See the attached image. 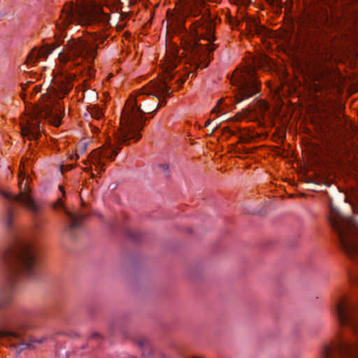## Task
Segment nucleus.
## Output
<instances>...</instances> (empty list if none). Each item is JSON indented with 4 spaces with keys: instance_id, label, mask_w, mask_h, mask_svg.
Returning a JSON list of instances; mask_svg holds the SVG:
<instances>
[{
    "instance_id": "nucleus-2",
    "label": "nucleus",
    "mask_w": 358,
    "mask_h": 358,
    "mask_svg": "<svg viewBox=\"0 0 358 358\" xmlns=\"http://www.w3.org/2000/svg\"><path fill=\"white\" fill-rule=\"evenodd\" d=\"M206 7V0H180L178 13L174 17L177 27L182 29L185 28V18L202 15L201 18L192 24V38L185 47L187 51L197 57H206L215 49L214 44L202 45L199 43L201 39L210 43L215 39V24Z\"/></svg>"
},
{
    "instance_id": "nucleus-16",
    "label": "nucleus",
    "mask_w": 358,
    "mask_h": 358,
    "mask_svg": "<svg viewBox=\"0 0 358 358\" xmlns=\"http://www.w3.org/2000/svg\"><path fill=\"white\" fill-rule=\"evenodd\" d=\"M59 45V43H55L52 45H47L43 50H33L27 59L28 62H35L40 57H47Z\"/></svg>"
},
{
    "instance_id": "nucleus-27",
    "label": "nucleus",
    "mask_w": 358,
    "mask_h": 358,
    "mask_svg": "<svg viewBox=\"0 0 358 358\" xmlns=\"http://www.w3.org/2000/svg\"><path fill=\"white\" fill-rule=\"evenodd\" d=\"M224 133H229L230 135H234L235 133L231 131L229 127H224L222 129Z\"/></svg>"
},
{
    "instance_id": "nucleus-5",
    "label": "nucleus",
    "mask_w": 358,
    "mask_h": 358,
    "mask_svg": "<svg viewBox=\"0 0 358 358\" xmlns=\"http://www.w3.org/2000/svg\"><path fill=\"white\" fill-rule=\"evenodd\" d=\"M19 178L18 187L20 191L18 194H14L11 192L0 190V194L8 202L6 206L5 215V223L8 229L12 227L14 216L12 204L14 203H20L31 213L32 220L36 225L39 224L41 206L31 195V190L29 186V178L22 171H21Z\"/></svg>"
},
{
    "instance_id": "nucleus-20",
    "label": "nucleus",
    "mask_w": 358,
    "mask_h": 358,
    "mask_svg": "<svg viewBox=\"0 0 358 358\" xmlns=\"http://www.w3.org/2000/svg\"><path fill=\"white\" fill-rule=\"evenodd\" d=\"M71 88L72 85L70 83H68L61 87V91L64 94H66L69 92Z\"/></svg>"
},
{
    "instance_id": "nucleus-35",
    "label": "nucleus",
    "mask_w": 358,
    "mask_h": 358,
    "mask_svg": "<svg viewBox=\"0 0 358 358\" xmlns=\"http://www.w3.org/2000/svg\"><path fill=\"white\" fill-rule=\"evenodd\" d=\"M207 66H208V64H205L203 66H201V64H196L197 68H199V67L206 68V67H207Z\"/></svg>"
},
{
    "instance_id": "nucleus-3",
    "label": "nucleus",
    "mask_w": 358,
    "mask_h": 358,
    "mask_svg": "<svg viewBox=\"0 0 358 358\" xmlns=\"http://www.w3.org/2000/svg\"><path fill=\"white\" fill-rule=\"evenodd\" d=\"M334 311L340 324L350 327L358 336V306L342 296L335 300ZM321 353L322 358H358V342L340 339L332 345H324Z\"/></svg>"
},
{
    "instance_id": "nucleus-44",
    "label": "nucleus",
    "mask_w": 358,
    "mask_h": 358,
    "mask_svg": "<svg viewBox=\"0 0 358 358\" xmlns=\"http://www.w3.org/2000/svg\"><path fill=\"white\" fill-rule=\"evenodd\" d=\"M59 188L63 192V189L61 186H59Z\"/></svg>"
},
{
    "instance_id": "nucleus-12",
    "label": "nucleus",
    "mask_w": 358,
    "mask_h": 358,
    "mask_svg": "<svg viewBox=\"0 0 358 358\" xmlns=\"http://www.w3.org/2000/svg\"><path fill=\"white\" fill-rule=\"evenodd\" d=\"M54 208H62L68 217L66 231L72 238H76L83 229L85 216L80 213H73L68 210L63 205L61 199H58L54 205Z\"/></svg>"
},
{
    "instance_id": "nucleus-43",
    "label": "nucleus",
    "mask_w": 358,
    "mask_h": 358,
    "mask_svg": "<svg viewBox=\"0 0 358 358\" xmlns=\"http://www.w3.org/2000/svg\"><path fill=\"white\" fill-rule=\"evenodd\" d=\"M246 113H250V110L248 109H246L245 110Z\"/></svg>"
},
{
    "instance_id": "nucleus-1",
    "label": "nucleus",
    "mask_w": 358,
    "mask_h": 358,
    "mask_svg": "<svg viewBox=\"0 0 358 358\" xmlns=\"http://www.w3.org/2000/svg\"><path fill=\"white\" fill-rule=\"evenodd\" d=\"M41 272L37 262L36 249L29 241H19L16 245L1 255V283L0 285V341L5 339L20 354L33 350L35 344H41L46 339L30 337L29 330L40 324V315L27 309L13 307L18 279L29 280L39 278Z\"/></svg>"
},
{
    "instance_id": "nucleus-14",
    "label": "nucleus",
    "mask_w": 358,
    "mask_h": 358,
    "mask_svg": "<svg viewBox=\"0 0 358 358\" xmlns=\"http://www.w3.org/2000/svg\"><path fill=\"white\" fill-rule=\"evenodd\" d=\"M134 342L141 350L143 358H165L164 355L152 345L146 336H136L134 338Z\"/></svg>"
},
{
    "instance_id": "nucleus-15",
    "label": "nucleus",
    "mask_w": 358,
    "mask_h": 358,
    "mask_svg": "<svg viewBox=\"0 0 358 358\" xmlns=\"http://www.w3.org/2000/svg\"><path fill=\"white\" fill-rule=\"evenodd\" d=\"M181 61L180 57L178 55V50L176 48H173L171 50L166 51V78L172 80L173 75L171 73V71L176 68L178 64Z\"/></svg>"
},
{
    "instance_id": "nucleus-29",
    "label": "nucleus",
    "mask_w": 358,
    "mask_h": 358,
    "mask_svg": "<svg viewBox=\"0 0 358 358\" xmlns=\"http://www.w3.org/2000/svg\"><path fill=\"white\" fill-rule=\"evenodd\" d=\"M268 106L266 103H262V106H261V109L262 110H266L268 109Z\"/></svg>"
},
{
    "instance_id": "nucleus-39",
    "label": "nucleus",
    "mask_w": 358,
    "mask_h": 358,
    "mask_svg": "<svg viewBox=\"0 0 358 358\" xmlns=\"http://www.w3.org/2000/svg\"><path fill=\"white\" fill-rule=\"evenodd\" d=\"M87 345H83V346L82 347V349H86V348H87Z\"/></svg>"
},
{
    "instance_id": "nucleus-37",
    "label": "nucleus",
    "mask_w": 358,
    "mask_h": 358,
    "mask_svg": "<svg viewBox=\"0 0 358 358\" xmlns=\"http://www.w3.org/2000/svg\"><path fill=\"white\" fill-rule=\"evenodd\" d=\"M86 150V145H84L82 148V152H85Z\"/></svg>"
},
{
    "instance_id": "nucleus-42",
    "label": "nucleus",
    "mask_w": 358,
    "mask_h": 358,
    "mask_svg": "<svg viewBox=\"0 0 358 358\" xmlns=\"http://www.w3.org/2000/svg\"><path fill=\"white\" fill-rule=\"evenodd\" d=\"M216 129H217V127H215L214 129H213L211 131V134H213L215 131Z\"/></svg>"
},
{
    "instance_id": "nucleus-19",
    "label": "nucleus",
    "mask_w": 358,
    "mask_h": 358,
    "mask_svg": "<svg viewBox=\"0 0 358 358\" xmlns=\"http://www.w3.org/2000/svg\"><path fill=\"white\" fill-rule=\"evenodd\" d=\"M159 168L162 169V173L164 174L166 177H169L170 176V171H169V166L167 164H159L157 165Z\"/></svg>"
},
{
    "instance_id": "nucleus-8",
    "label": "nucleus",
    "mask_w": 358,
    "mask_h": 358,
    "mask_svg": "<svg viewBox=\"0 0 358 358\" xmlns=\"http://www.w3.org/2000/svg\"><path fill=\"white\" fill-rule=\"evenodd\" d=\"M329 211V222L337 234L341 249L348 257L357 264V272L351 277V280L358 284V238L355 236L350 229L352 220L343 216L333 206H330Z\"/></svg>"
},
{
    "instance_id": "nucleus-34",
    "label": "nucleus",
    "mask_w": 358,
    "mask_h": 358,
    "mask_svg": "<svg viewBox=\"0 0 358 358\" xmlns=\"http://www.w3.org/2000/svg\"><path fill=\"white\" fill-rule=\"evenodd\" d=\"M34 91L36 93L39 92L41 91V86H39V85L35 86Z\"/></svg>"
},
{
    "instance_id": "nucleus-13",
    "label": "nucleus",
    "mask_w": 358,
    "mask_h": 358,
    "mask_svg": "<svg viewBox=\"0 0 358 358\" xmlns=\"http://www.w3.org/2000/svg\"><path fill=\"white\" fill-rule=\"evenodd\" d=\"M117 154L118 150H116V149L109 143L107 145H103L98 149L94 150L90 154V160L97 169L100 168V171H102V167L104 166V164L101 159L106 158L114 160Z\"/></svg>"
},
{
    "instance_id": "nucleus-46",
    "label": "nucleus",
    "mask_w": 358,
    "mask_h": 358,
    "mask_svg": "<svg viewBox=\"0 0 358 358\" xmlns=\"http://www.w3.org/2000/svg\"><path fill=\"white\" fill-rule=\"evenodd\" d=\"M117 149L118 150H121V148L120 147V148H117Z\"/></svg>"
},
{
    "instance_id": "nucleus-17",
    "label": "nucleus",
    "mask_w": 358,
    "mask_h": 358,
    "mask_svg": "<svg viewBox=\"0 0 358 358\" xmlns=\"http://www.w3.org/2000/svg\"><path fill=\"white\" fill-rule=\"evenodd\" d=\"M245 24V28L252 34H261L265 30V28L259 25L255 19H248Z\"/></svg>"
},
{
    "instance_id": "nucleus-10",
    "label": "nucleus",
    "mask_w": 358,
    "mask_h": 358,
    "mask_svg": "<svg viewBox=\"0 0 358 358\" xmlns=\"http://www.w3.org/2000/svg\"><path fill=\"white\" fill-rule=\"evenodd\" d=\"M103 42L96 34H93L85 38H78L68 41L70 55L75 57H82L87 62L93 63L96 55L98 45L96 41Z\"/></svg>"
},
{
    "instance_id": "nucleus-21",
    "label": "nucleus",
    "mask_w": 358,
    "mask_h": 358,
    "mask_svg": "<svg viewBox=\"0 0 358 358\" xmlns=\"http://www.w3.org/2000/svg\"><path fill=\"white\" fill-rule=\"evenodd\" d=\"M223 103V99H220L217 102V104L212 109V113H219L221 111L220 106Z\"/></svg>"
},
{
    "instance_id": "nucleus-31",
    "label": "nucleus",
    "mask_w": 358,
    "mask_h": 358,
    "mask_svg": "<svg viewBox=\"0 0 358 358\" xmlns=\"http://www.w3.org/2000/svg\"><path fill=\"white\" fill-rule=\"evenodd\" d=\"M30 83H31V82H28L26 84H22L21 85V87H22V90H25L27 87L28 86V85H29Z\"/></svg>"
},
{
    "instance_id": "nucleus-4",
    "label": "nucleus",
    "mask_w": 358,
    "mask_h": 358,
    "mask_svg": "<svg viewBox=\"0 0 358 358\" xmlns=\"http://www.w3.org/2000/svg\"><path fill=\"white\" fill-rule=\"evenodd\" d=\"M59 20L57 27L62 31L73 23L105 26L109 17L92 0H78L76 3L71 1L64 4Z\"/></svg>"
},
{
    "instance_id": "nucleus-36",
    "label": "nucleus",
    "mask_w": 358,
    "mask_h": 358,
    "mask_svg": "<svg viewBox=\"0 0 358 358\" xmlns=\"http://www.w3.org/2000/svg\"><path fill=\"white\" fill-rule=\"evenodd\" d=\"M210 124V120H208L205 123V127H208Z\"/></svg>"
},
{
    "instance_id": "nucleus-41",
    "label": "nucleus",
    "mask_w": 358,
    "mask_h": 358,
    "mask_svg": "<svg viewBox=\"0 0 358 358\" xmlns=\"http://www.w3.org/2000/svg\"><path fill=\"white\" fill-rule=\"evenodd\" d=\"M84 170H85V171H90V169H89L88 168H85V169H84Z\"/></svg>"
},
{
    "instance_id": "nucleus-7",
    "label": "nucleus",
    "mask_w": 358,
    "mask_h": 358,
    "mask_svg": "<svg viewBox=\"0 0 358 358\" xmlns=\"http://www.w3.org/2000/svg\"><path fill=\"white\" fill-rule=\"evenodd\" d=\"M41 99V101L34 106L31 114L21 124L22 135L29 141L36 140L41 136L39 118H49L56 127L60 124L62 112L60 108H55L54 99L47 94H43Z\"/></svg>"
},
{
    "instance_id": "nucleus-40",
    "label": "nucleus",
    "mask_w": 358,
    "mask_h": 358,
    "mask_svg": "<svg viewBox=\"0 0 358 358\" xmlns=\"http://www.w3.org/2000/svg\"><path fill=\"white\" fill-rule=\"evenodd\" d=\"M189 74H192V76H194V72H189Z\"/></svg>"
},
{
    "instance_id": "nucleus-25",
    "label": "nucleus",
    "mask_w": 358,
    "mask_h": 358,
    "mask_svg": "<svg viewBox=\"0 0 358 358\" xmlns=\"http://www.w3.org/2000/svg\"><path fill=\"white\" fill-rule=\"evenodd\" d=\"M230 23L233 25H235L236 27L239 26L241 24H243V22H241L239 20H230Z\"/></svg>"
},
{
    "instance_id": "nucleus-11",
    "label": "nucleus",
    "mask_w": 358,
    "mask_h": 358,
    "mask_svg": "<svg viewBox=\"0 0 358 358\" xmlns=\"http://www.w3.org/2000/svg\"><path fill=\"white\" fill-rule=\"evenodd\" d=\"M142 93L147 96H154L159 100V102L154 109V105L151 107L145 108L148 113H156L157 109L164 106L166 103V101L164 99H162V96H171L173 90H171V87L165 80H151L149 83L144 86L142 89Z\"/></svg>"
},
{
    "instance_id": "nucleus-26",
    "label": "nucleus",
    "mask_w": 358,
    "mask_h": 358,
    "mask_svg": "<svg viewBox=\"0 0 358 358\" xmlns=\"http://www.w3.org/2000/svg\"><path fill=\"white\" fill-rule=\"evenodd\" d=\"M73 168V165H66L61 166V171L63 173L64 171H69Z\"/></svg>"
},
{
    "instance_id": "nucleus-22",
    "label": "nucleus",
    "mask_w": 358,
    "mask_h": 358,
    "mask_svg": "<svg viewBox=\"0 0 358 358\" xmlns=\"http://www.w3.org/2000/svg\"><path fill=\"white\" fill-rule=\"evenodd\" d=\"M90 339H100V340H103V336L100 334L98 332H92L90 337H89Z\"/></svg>"
},
{
    "instance_id": "nucleus-23",
    "label": "nucleus",
    "mask_w": 358,
    "mask_h": 358,
    "mask_svg": "<svg viewBox=\"0 0 358 358\" xmlns=\"http://www.w3.org/2000/svg\"><path fill=\"white\" fill-rule=\"evenodd\" d=\"M129 236L132 239L137 240L139 238V234L136 232L130 231L129 232Z\"/></svg>"
},
{
    "instance_id": "nucleus-6",
    "label": "nucleus",
    "mask_w": 358,
    "mask_h": 358,
    "mask_svg": "<svg viewBox=\"0 0 358 358\" xmlns=\"http://www.w3.org/2000/svg\"><path fill=\"white\" fill-rule=\"evenodd\" d=\"M139 90L138 97L132 98L131 103H128L124 110L122 112L120 118V127L115 133V138L119 143L129 144L131 139L138 141L141 137V131L144 127L143 115L145 113L141 106L138 105V101H143L141 99L142 89Z\"/></svg>"
},
{
    "instance_id": "nucleus-24",
    "label": "nucleus",
    "mask_w": 358,
    "mask_h": 358,
    "mask_svg": "<svg viewBox=\"0 0 358 358\" xmlns=\"http://www.w3.org/2000/svg\"><path fill=\"white\" fill-rule=\"evenodd\" d=\"M186 79H187V76H186V75H185V76L180 77L179 79H178L176 82L178 83V85L180 86H181L185 82Z\"/></svg>"
},
{
    "instance_id": "nucleus-28",
    "label": "nucleus",
    "mask_w": 358,
    "mask_h": 358,
    "mask_svg": "<svg viewBox=\"0 0 358 358\" xmlns=\"http://www.w3.org/2000/svg\"><path fill=\"white\" fill-rule=\"evenodd\" d=\"M87 75L90 78H92L94 76V73L93 71L90 69H88L87 70Z\"/></svg>"
},
{
    "instance_id": "nucleus-9",
    "label": "nucleus",
    "mask_w": 358,
    "mask_h": 358,
    "mask_svg": "<svg viewBox=\"0 0 358 358\" xmlns=\"http://www.w3.org/2000/svg\"><path fill=\"white\" fill-rule=\"evenodd\" d=\"M255 65L256 64H250L234 71L231 83L236 87V103L252 97L259 92L260 82L256 77Z\"/></svg>"
},
{
    "instance_id": "nucleus-32",
    "label": "nucleus",
    "mask_w": 358,
    "mask_h": 358,
    "mask_svg": "<svg viewBox=\"0 0 358 358\" xmlns=\"http://www.w3.org/2000/svg\"><path fill=\"white\" fill-rule=\"evenodd\" d=\"M313 53H314V54H315V53L316 55H320V50H319V49L317 48V47H313Z\"/></svg>"
},
{
    "instance_id": "nucleus-33",
    "label": "nucleus",
    "mask_w": 358,
    "mask_h": 358,
    "mask_svg": "<svg viewBox=\"0 0 358 358\" xmlns=\"http://www.w3.org/2000/svg\"><path fill=\"white\" fill-rule=\"evenodd\" d=\"M352 209L355 213L358 214V205L357 206H352Z\"/></svg>"
},
{
    "instance_id": "nucleus-18",
    "label": "nucleus",
    "mask_w": 358,
    "mask_h": 358,
    "mask_svg": "<svg viewBox=\"0 0 358 358\" xmlns=\"http://www.w3.org/2000/svg\"><path fill=\"white\" fill-rule=\"evenodd\" d=\"M89 113L92 117L99 120L103 117L102 110L97 106H94L89 108Z\"/></svg>"
},
{
    "instance_id": "nucleus-45",
    "label": "nucleus",
    "mask_w": 358,
    "mask_h": 358,
    "mask_svg": "<svg viewBox=\"0 0 358 358\" xmlns=\"http://www.w3.org/2000/svg\"><path fill=\"white\" fill-rule=\"evenodd\" d=\"M264 59H265V62H267V59H268L267 57H265Z\"/></svg>"
},
{
    "instance_id": "nucleus-30",
    "label": "nucleus",
    "mask_w": 358,
    "mask_h": 358,
    "mask_svg": "<svg viewBox=\"0 0 358 358\" xmlns=\"http://www.w3.org/2000/svg\"><path fill=\"white\" fill-rule=\"evenodd\" d=\"M236 3H242V4H245V3H247L248 0H234Z\"/></svg>"
},
{
    "instance_id": "nucleus-38",
    "label": "nucleus",
    "mask_w": 358,
    "mask_h": 358,
    "mask_svg": "<svg viewBox=\"0 0 358 358\" xmlns=\"http://www.w3.org/2000/svg\"><path fill=\"white\" fill-rule=\"evenodd\" d=\"M74 336L79 338L80 336L78 333H75Z\"/></svg>"
}]
</instances>
